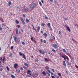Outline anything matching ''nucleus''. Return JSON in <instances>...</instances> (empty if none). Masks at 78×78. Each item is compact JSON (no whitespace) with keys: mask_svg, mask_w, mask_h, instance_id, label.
I'll use <instances>...</instances> for the list:
<instances>
[{"mask_svg":"<svg viewBox=\"0 0 78 78\" xmlns=\"http://www.w3.org/2000/svg\"><path fill=\"white\" fill-rule=\"evenodd\" d=\"M36 4L35 3H33L30 7V9H34V8L36 6Z\"/></svg>","mask_w":78,"mask_h":78,"instance_id":"nucleus-1","label":"nucleus"},{"mask_svg":"<svg viewBox=\"0 0 78 78\" xmlns=\"http://www.w3.org/2000/svg\"><path fill=\"white\" fill-rule=\"evenodd\" d=\"M20 20H21L23 24V25H25V22L24 21L23 19L22 18L20 17Z\"/></svg>","mask_w":78,"mask_h":78,"instance_id":"nucleus-2","label":"nucleus"},{"mask_svg":"<svg viewBox=\"0 0 78 78\" xmlns=\"http://www.w3.org/2000/svg\"><path fill=\"white\" fill-rule=\"evenodd\" d=\"M52 47L55 48H56L58 47V45L56 44H54L52 45Z\"/></svg>","mask_w":78,"mask_h":78,"instance_id":"nucleus-3","label":"nucleus"},{"mask_svg":"<svg viewBox=\"0 0 78 78\" xmlns=\"http://www.w3.org/2000/svg\"><path fill=\"white\" fill-rule=\"evenodd\" d=\"M40 53H41L42 54L44 55V54H45V52L43 50H40L39 51Z\"/></svg>","mask_w":78,"mask_h":78,"instance_id":"nucleus-4","label":"nucleus"},{"mask_svg":"<svg viewBox=\"0 0 78 78\" xmlns=\"http://www.w3.org/2000/svg\"><path fill=\"white\" fill-rule=\"evenodd\" d=\"M29 9L28 8H27V9H23V11H24L25 12H27L28 11H29Z\"/></svg>","mask_w":78,"mask_h":78,"instance_id":"nucleus-5","label":"nucleus"},{"mask_svg":"<svg viewBox=\"0 0 78 78\" xmlns=\"http://www.w3.org/2000/svg\"><path fill=\"white\" fill-rule=\"evenodd\" d=\"M42 75H43L44 76H45L46 75V73H45V71H43L42 72Z\"/></svg>","mask_w":78,"mask_h":78,"instance_id":"nucleus-6","label":"nucleus"},{"mask_svg":"<svg viewBox=\"0 0 78 78\" xmlns=\"http://www.w3.org/2000/svg\"><path fill=\"white\" fill-rule=\"evenodd\" d=\"M63 65L65 67H66V64L65 61H63Z\"/></svg>","mask_w":78,"mask_h":78,"instance_id":"nucleus-7","label":"nucleus"},{"mask_svg":"<svg viewBox=\"0 0 78 78\" xmlns=\"http://www.w3.org/2000/svg\"><path fill=\"white\" fill-rule=\"evenodd\" d=\"M40 28H41V27H40L38 26L37 27V32H39V30H40Z\"/></svg>","mask_w":78,"mask_h":78,"instance_id":"nucleus-8","label":"nucleus"},{"mask_svg":"<svg viewBox=\"0 0 78 78\" xmlns=\"http://www.w3.org/2000/svg\"><path fill=\"white\" fill-rule=\"evenodd\" d=\"M62 51L63 52H64L65 53H66V54H67V51H66V49H63Z\"/></svg>","mask_w":78,"mask_h":78,"instance_id":"nucleus-9","label":"nucleus"},{"mask_svg":"<svg viewBox=\"0 0 78 78\" xmlns=\"http://www.w3.org/2000/svg\"><path fill=\"white\" fill-rule=\"evenodd\" d=\"M47 26L49 27V28H51V26H50V23H49L47 24Z\"/></svg>","mask_w":78,"mask_h":78,"instance_id":"nucleus-10","label":"nucleus"},{"mask_svg":"<svg viewBox=\"0 0 78 78\" xmlns=\"http://www.w3.org/2000/svg\"><path fill=\"white\" fill-rule=\"evenodd\" d=\"M23 58L24 59H26V56H25V54H23Z\"/></svg>","mask_w":78,"mask_h":78,"instance_id":"nucleus-11","label":"nucleus"},{"mask_svg":"<svg viewBox=\"0 0 78 78\" xmlns=\"http://www.w3.org/2000/svg\"><path fill=\"white\" fill-rule=\"evenodd\" d=\"M18 66V65L17 64H15L14 66V68H16L17 67V66Z\"/></svg>","mask_w":78,"mask_h":78,"instance_id":"nucleus-12","label":"nucleus"},{"mask_svg":"<svg viewBox=\"0 0 78 78\" xmlns=\"http://www.w3.org/2000/svg\"><path fill=\"white\" fill-rule=\"evenodd\" d=\"M67 30H68L69 32H70V28H69V27H67Z\"/></svg>","mask_w":78,"mask_h":78,"instance_id":"nucleus-13","label":"nucleus"},{"mask_svg":"<svg viewBox=\"0 0 78 78\" xmlns=\"http://www.w3.org/2000/svg\"><path fill=\"white\" fill-rule=\"evenodd\" d=\"M16 34H18V29H16Z\"/></svg>","mask_w":78,"mask_h":78,"instance_id":"nucleus-14","label":"nucleus"},{"mask_svg":"<svg viewBox=\"0 0 78 78\" xmlns=\"http://www.w3.org/2000/svg\"><path fill=\"white\" fill-rule=\"evenodd\" d=\"M43 35H44V36L45 37H47V33H44L43 34Z\"/></svg>","mask_w":78,"mask_h":78,"instance_id":"nucleus-15","label":"nucleus"},{"mask_svg":"<svg viewBox=\"0 0 78 78\" xmlns=\"http://www.w3.org/2000/svg\"><path fill=\"white\" fill-rule=\"evenodd\" d=\"M14 41L15 42H17V37H14Z\"/></svg>","mask_w":78,"mask_h":78,"instance_id":"nucleus-16","label":"nucleus"},{"mask_svg":"<svg viewBox=\"0 0 78 78\" xmlns=\"http://www.w3.org/2000/svg\"><path fill=\"white\" fill-rule=\"evenodd\" d=\"M45 69L46 70H49V68L48 66H46Z\"/></svg>","mask_w":78,"mask_h":78,"instance_id":"nucleus-17","label":"nucleus"},{"mask_svg":"<svg viewBox=\"0 0 78 78\" xmlns=\"http://www.w3.org/2000/svg\"><path fill=\"white\" fill-rule=\"evenodd\" d=\"M46 73L47 74V75H48L49 76H50V73H48V72L47 71Z\"/></svg>","mask_w":78,"mask_h":78,"instance_id":"nucleus-18","label":"nucleus"},{"mask_svg":"<svg viewBox=\"0 0 78 78\" xmlns=\"http://www.w3.org/2000/svg\"><path fill=\"white\" fill-rule=\"evenodd\" d=\"M5 57H4L2 59V61H3V62H5Z\"/></svg>","mask_w":78,"mask_h":78,"instance_id":"nucleus-19","label":"nucleus"},{"mask_svg":"<svg viewBox=\"0 0 78 78\" xmlns=\"http://www.w3.org/2000/svg\"><path fill=\"white\" fill-rule=\"evenodd\" d=\"M19 55H20V56H22L23 55V54H22V52H19Z\"/></svg>","mask_w":78,"mask_h":78,"instance_id":"nucleus-20","label":"nucleus"},{"mask_svg":"<svg viewBox=\"0 0 78 78\" xmlns=\"http://www.w3.org/2000/svg\"><path fill=\"white\" fill-rule=\"evenodd\" d=\"M11 77H12V78H15V76L12 75V74L11 75Z\"/></svg>","mask_w":78,"mask_h":78,"instance_id":"nucleus-21","label":"nucleus"},{"mask_svg":"<svg viewBox=\"0 0 78 78\" xmlns=\"http://www.w3.org/2000/svg\"><path fill=\"white\" fill-rule=\"evenodd\" d=\"M26 20L27 23H28L29 22V20L28 19H26Z\"/></svg>","mask_w":78,"mask_h":78,"instance_id":"nucleus-22","label":"nucleus"},{"mask_svg":"<svg viewBox=\"0 0 78 78\" xmlns=\"http://www.w3.org/2000/svg\"><path fill=\"white\" fill-rule=\"evenodd\" d=\"M24 66H27V67H28V65L27 63H24Z\"/></svg>","mask_w":78,"mask_h":78,"instance_id":"nucleus-23","label":"nucleus"},{"mask_svg":"<svg viewBox=\"0 0 78 78\" xmlns=\"http://www.w3.org/2000/svg\"><path fill=\"white\" fill-rule=\"evenodd\" d=\"M30 72H31V71H30V70L29 69L27 71V73H29Z\"/></svg>","mask_w":78,"mask_h":78,"instance_id":"nucleus-24","label":"nucleus"},{"mask_svg":"<svg viewBox=\"0 0 78 78\" xmlns=\"http://www.w3.org/2000/svg\"><path fill=\"white\" fill-rule=\"evenodd\" d=\"M16 72H18L19 73H20V71L19 69H16Z\"/></svg>","mask_w":78,"mask_h":78,"instance_id":"nucleus-25","label":"nucleus"},{"mask_svg":"<svg viewBox=\"0 0 78 78\" xmlns=\"http://www.w3.org/2000/svg\"><path fill=\"white\" fill-rule=\"evenodd\" d=\"M63 19H64V20H69V19H68V18H63Z\"/></svg>","mask_w":78,"mask_h":78,"instance_id":"nucleus-26","label":"nucleus"},{"mask_svg":"<svg viewBox=\"0 0 78 78\" xmlns=\"http://www.w3.org/2000/svg\"><path fill=\"white\" fill-rule=\"evenodd\" d=\"M35 62H38L39 61V60L38 59H37L35 60Z\"/></svg>","mask_w":78,"mask_h":78,"instance_id":"nucleus-27","label":"nucleus"},{"mask_svg":"<svg viewBox=\"0 0 78 78\" xmlns=\"http://www.w3.org/2000/svg\"><path fill=\"white\" fill-rule=\"evenodd\" d=\"M52 51L53 52H54V53H56V50H55L54 49H52Z\"/></svg>","mask_w":78,"mask_h":78,"instance_id":"nucleus-28","label":"nucleus"},{"mask_svg":"<svg viewBox=\"0 0 78 78\" xmlns=\"http://www.w3.org/2000/svg\"><path fill=\"white\" fill-rule=\"evenodd\" d=\"M44 61L46 62H48V60H47V59L45 58H44Z\"/></svg>","mask_w":78,"mask_h":78,"instance_id":"nucleus-29","label":"nucleus"},{"mask_svg":"<svg viewBox=\"0 0 78 78\" xmlns=\"http://www.w3.org/2000/svg\"><path fill=\"white\" fill-rule=\"evenodd\" d=\"M8 71H9V67H8V66L6 67Z\"/></svg>","mask_w":78,"mask_h":78,"instance_id":"nucleus-30","label":"nucleus"},{"mask_svg":"<svg viewBox=\"0 0 78 78\" xmlns=\"http://www.w3.org/2000/svg\"><path fill=\"white\" fill-rule=\"evenodd\" d=\"M16 23H17L18 24L19 23V21L17 20H16Z\"/></svg>","mask_w":78,"mask_h":78,"instance_id":"nucleus-31","label":"nucleus"},{"mask_svg":"<svg viewBox=\"0 0 78 78\" xmlns=\"http://www.w3.org/2000/svg\"><path fill=\"white\" fill-rule=\"evenodd\" d=\"M21 43L22 44H23V45H25V42L23 41H22Z\"/></svg>","mask_w":78,"mask_h":78,"instance_id":"nucleus-32","label":"nucleus"},{"mask_svg":"<svg viewBox=\"0 0 78 78\" xmlns=\"http://www.w3.org/2000/svg\"><path fill=\"white\" fill-rule=\"evenodd\" d=\"M9 5H11V2L10 1H9Z\"/></svg>","mask_w":78,"mask_h":78,"instance_id":"nucleus-33","label":"nucleus"},{"mask_svg":"<svg viewBox=\"0 0 78 78\" xmlns=\"http://www.w3.org/2000/svg\"><path fill=\"white\" fill-rule=\"evenodd\" d=\"M39 4L40 6H42V3H41V2H39Z\"/></svg>","mask_w":78,"mask_h":78,"instance_id":"nucleus-34","label":"nucleus"},{"mask_svg":"<svg viewBox=\"0 0 78 78\" xmlns=\"http://www.w3.org/2000/svg\"><path fill=\"white\" fill-rule=\"evenodd\" d=\"M51 71H52L53 72H55V70L53 69H51Z\"/></svg>","mask_w":78,"mask_h":78,"instance_id":"nucleus-35","label":"nucleus"},{"mask_svg":"<svg viewBox=\"0 0 78 78\" xmlns=\"http://www.w3.org/2000/svg\"><path fill=\"white\" fill-rule=\"evenodd\" d=\"M67 63H68V65H69V66H70V65H71V63H70L69 62H67Z\"/></svg>","mask_w":78,"mask_h":78,"instance_id":"nucleus-36","label":"nucleus"},{"mask_svg":"<svg viewBox=\"0 0 78 78\" xmlns=\"http://www.w3.org/2000/svg\"><path fill=\"white\" fill-rule=\"evenodd\" d=\"M58 76H61V73H58Z\"/></svg>","mask_w":78,"mask_h":78,"instance_id":"nucleus-37","label":"nucleus"},{"mask_svg":"<svg viewBox=\"0 0 78 78\" xmlns=\"http://www.w3.org/2000/svg\"><path fill=\"white\" fill-rule=\"evenodd\" d=\"M17 27L18 28H20V25H18Z\"/></svg>","mask_w":78,"mask_h":78,"instance_id":"nucleus-38","label":"nucleus"},{"mask_svg":"<svg viewBox=\"0 0 78 78\" xmlns=\"http://www.w3.org/2000/svg\"><path fill=\"white\" fill-rule=\"evenodd\" d=\"M42 26H44L45 24H44V23H42Z\"/></svg>","mask_w":78,"mask_h":78,"instance_id":"nucleus-39","label":"nucleus"},{"mask_svg":"<svg viewBox=\"0 0 78 78\" xmlns=\"http://www.w3.org/2000/svg\"><path fill=\"white\" fill-rule=\"evenodd\" d=\"M3 70V69H2V68H0V71L2 72Z\"/></svg>","mask_w":78,"mask_h":78,"instance_id":"nucleus-40","label":"nucleus"},{"mask_svg":"<svg viewBox=\"0 0 78 78\" xmlns=\"http://www.w3.org/2000/svg\"><path fill=\"white\" fill-rule=\"evenodd\" d=\"M66 58L67 59V60H69V58H68V57H67V56H66Z\"/></svg>","mask_w":78,"mask_h":78,"instance_id":"nucleus-41","label":"nucleus"},{"mask_svg":"<svg viewBox=\"0 0 78 78\" xmlns=\"http://www.w3.org/2000/svg\"><path fill=\"white\" fill-rule=\"evenodd\" d=\"M0 30L2 31V27L0 26Z\"/></svg>","mask_w":78,"mask_h":78,"instance_id":"nucleus-42","label":"nucleus"},{"mask_svg":"<svg viewBox=\"0 0 78 78\" xmlns=\"http://www.w3.org/2000/svg\"><path fill=\"white\" fill-rule=\"evenodd\" d=\"M31 40L32 41H33V37H32Z\"/></svg>","mask_w":78,"mask_h":78,"instance_id":"nucleus-43","label":"nucleus"},{"mask_svg":"<svg viewBox=\"0 0 78 78\" xmlns=\"http://www.w3.org/2000/svg\"><path fill=\"white\" fill-rule=\"evenodd\" d=\"M51 73L52 75H54V74L52 72H51Z\"/></svg>","mask_w":78,"mask_h":78,"instance_id":"nucleus-44","label":"nucleus"},{"mask_svg":"<svg viewBox=\"0 0 78 78\" xmlns=\"http://www.w3.org/2000/svg\"><path fill=\"white\" fill-rule=\"evenodd\" d=\"M51 77L52 78H55V76H51Z\"/></svg>","mask_w":78,"mask_h":78,"instance_id":"nucleus-45","label":"nucleus"},{"mask_svg":"<svg viewBox=\"0 0 78 78\" xmlns=\"http://www.w3.org/2000/svg\"><path fill=\"white\" fill-rule=\"evenodd\" d=\"M58 33L60 35H61V32L60 31H59Z\"/></svg>","mask_w":78,"mask_h":78,"instance_id":"nucleus-46","label":"nucleus"},{"mask_svg":"<svg viewBox=\"0 0 78 78\" xmlns=\"http://www.w3.org/2000/svg\"><path fill=\"white\" fill-rule=\"evenodd\" d=\"M28 74L29 75H31V73H28Z\"/></svg>","mask_w":78,"mask_h":78,"instance_id":"nucleus-47","label":"nucleus"},{"mask_svg":"<svg viewBox=\"0 0 78 78\" xmlns=\"http://www.w3.org/2000/svg\"><path fill=\"white\" fill-rule=\"evenodd\" d=\"M23 68L24 69H25L26 70L27 69V68H26V67H25V66H24L23 67Z\"/></svg>","mask_w":78,"mask_h":78,"instance_id":"nucleus-48","label":"nucleus"},{"mask_svg":"<svg viewBox=\"0 0 78 78\" xmlns=\"http://www.w3.org/2000/svg\"><path fill=\"white\" fill-rule=\"evenodd\" d=\"M45 19H48V17L47 16H45Z\"/></svg>","mask_w":78,"mask_h":78,"instance_id":"nucleus-49","label":"nucleus"},{"mask_svg":"<svg viewBox=\"0 0 78 78\" xmlns=\"http://www.w3.org/2000/svg\"><path fill=\"white\" fill-rule=\"evenodd\" d=\"M44 43H46V41L45 40H44L43 41Z\"/></svg>","mask_w":78,"mask_h":78,"instance_id":"nucleus-50","label":"nucleus"},{"mask_svg":"<svg viewBox=\"0 0 78 78\" xmlns=\"http://www.w3.org/2000/svg\"><path fill=\"white\" fill-rule=\"evenodd\" d=\"M62 58H65L66 57H65V56H64V55H62Z\"/></svg>","mask_w":78,"mask_h":78,"instance_id":"nucleus-51","label":"nucleus"},{"mask_svg":"<svg viewBox=\"0 0 78 78\" xmlns=\"http://www.w3.org/2000/svg\"><path fill=\"white\" fill-rule=\"evenodd\" d=\"M20 70H23V68L22 67L20 68Z\"/></svg>","mask_w":78,"mask_h":78,"instance_id":"nucleus-52","label":"nucleus"},{"mask_svg":"<svg viewBox=\"0 0 78 78\" xmlns=\"http://www.w3.org/2000/svg\"><path fill=\"white\" fill-rule=\"evenodd\" d=\"M23 17H25V15L24 14H23Z\"/></svg>","mask_w":78,"mask_h":78,"instance_id":"nucleus-53","label":"nucleus"},{"mask_svg":"<svg viewBox=\"0 0 78 78\" xmlns=\"http://www.w3.org/2000/svg\"><path fill=\"white\" fill-rule=\"evenodd\" d=\"M28 29H30V26L29 25L28 26Z\"/></svg>","mask_w":78,"mask_h":78,"instance_id":"nucleus-54","label":"nucleus"},{"mask_svg":"<svg viewBox=\"0 0 78 78\" xmlns=\"http://www.w3.org/2000/svg\"><path fill=\"white\" fill-rule=\"evenodd\" d=\"M16 9H19V7L17 6V7H16Z\"/></svg>","mask_w":78,"mask_h":78,"instance_id":"nucleus-55","label":"nucleus"},{"mask_svg":"<svg viewBox=\"0 0 78 78\" xmlns=\"http://www.w3.org/2000/svg\"><path fill=\"white\" fill-rule=\"evenodd\" d=\"M21 31H22V32H23V30L22 29H21Z\"/></svg>","mask_w":78,"mask_h":78,"instance_id":"nucleus-56","label":"nucleus"},{"mask_svg":"<svg viewBox=\"0 0 78 78\" xmlns=\"http://www.w3.org/2000/svg\"><path fill=\"white\" fill-rule=\"evenodd\" d=\"M48 72L49 73H51L50 71V70H48Z\"/></svg>","mask_w":78,"mask_h":78,"instance_id":"nucleus-57","label":"nucleus"},{"mask_svg":"<svg viewBox=\"0 0 78 78\" xmlns=\"http://www.w3.org/2000/svg\"><path fill=\"white\" fill-rule=\"evenodd\" d=\"M41 42H43V41H42V39H41Z\"/></svg>","mask_w":78,"mask_h":78,"instance_id":"nucleus-58","label":"nucleus"},{"mask_svg":"<svg viewBox=\"0 0 78 78\" xmlns=\"http://www.w3.org/2000/svg\"><path fill=\"white\" fill-rule=\"evenodd\" d=\"M11 49H12V48H13V46H11Z\"/></svg>","mask_w":78,"mask_h":78,"instance_id":"nucleus-59","label":"nucleus"},{"mask_svg":"<svg viewBox=\"0 0 78 78\" xmlns=\"http://www.w3.org/2000/svg\"><path fill=\"white\" fill-rule=\"evenodd\" d=\"M37 76H38V74L36 73L35 74Z\"/></svg>","mask_w":78,"mask_h":78,"instance_id":"nucleus-60","label":"nucleus"},{"mask_svg":"<svg viewBox=\"0 0 78 78\" xmlns=\"http://www.w3.org/2000/svg\"><path fill=\"white\" fill-rule=\"evenodd\" d=\"M64 60H66V58L65 57L64 58Z\"/></svg>","mask_w":78,"mask_h":78,"instance_id":"nucleus-61","label":"nucleus"},{"mask_svg":"<svg viewBox=\"0 0 78 78\" xmlns=\"http://www.w3.org/2000/svg\"><path fill=\"white\" fill-rule=\"evenodd\" d=\"M41 33H42V34H43V31H41Z\"/></svg>","mask_w":78,"mask_h":78,"instance_id":"nucleus-62","label":"nucleus"},{"mask_svg":"<svg viewBox=\"0 0 78 78\" xmlns=\"http://www.w3.org/2000/svg\"><path fill=\"white\" fill-rule=\"evenodd\" d=\"M10 57H11V58H12V55H10Z\"/></svg>","mask_w":78,"mask_h":78,"instance_id":"nucleus-63","label":"nucleus"},{"mask_svg":"<svg viewBox=\"0 0 78 78\" xmlns=\"http://www.w3.org/2000/svg\"><path fill=\"white\" fill-rule=\"evenodd\" d=\"M41 2H42V3H44V1H43V0H41Z\"/></svg>","mask_w":78,"mask_h":78,"instance_id":"nucleus-64","label":"nucleus"}]
</instances>
